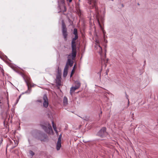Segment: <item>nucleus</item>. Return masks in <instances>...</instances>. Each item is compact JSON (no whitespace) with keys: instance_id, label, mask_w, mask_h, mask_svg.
<instances>
[{"instance_id":"c9c22d12","label":"nucleus","mask_w":158,"mask_h":158,"mask_svg":"<svg viewBox=\"0 0 158 158\" xmlns=\"http://www.w3.org/2000/svg\"><path fill=\"white\" fill-rule=\"evenodd\" d=\"M102 111L101 110L100 113L99 114V118H101V117L102 115Z\"/></svg>"},{"instance_id":"1a4fd4ad","label":"nucleus","mask_w":158,"mask_h":158,"mask_svg":"<svg viewBox=\"0 0 158 158\" xmlns=\"http://www.w3.org/2000/svg\"><path fill=\"white\" fill-rule=\"evenodd\" d=\"M73 59H70L68 58L66 63L67 65H68L70 67H72L73 66L74 63V62L73 61Z\"/></svg>"},{"instance_id":"e433bc0d","label":"nucleus","mask_w":158,"mask_h":158,"mask_svg":"<svg viewBox=\"0 0 158 158\" xmlns=\"http://www.w3.org/2000/svg\"><path fill=\"white\" fill-rule=\"evenodd\" d=\"M19 99H17V100H16V102H15V103L14 104V106H15L17 104V103H18L19 101Z\"/></svg>"},{"instance_id":"bf43d9fd","label":"nucleus","mask_w":158,"mask_h":158,"mask_svg":"<svg viewBox=\"0 0 158 158\" xmlns=\"http://www.w3.org/2000/svg\"><path fill=\"white\" fill-rule=\"evenodd\" d=\"M106 75H107V71L106 72Z\"/></svg>"},{"instance_id":"cd10ccee","label":"nucleus","mask_w":158,"mask_h":158,"mask_svg":"<svg viewBox=\"0 0 158 158\" xmlns=\"http://www.w3.org/2000/svg\"><path fill=\"white\" fill-rule=\"evenodd\" d=\"M61 138L62 135L61 134L59 136L58 141L61 142Z\"/></svg>"},{"instance_id":"7c9ffc66","label":"nucleus","mask_w":158,"mask_h":158,"mask_svg":"<svg viewBox=\"0 0 158 158\" xmlns=\"http://www.w3.org/2000/svg\"><path fill=\"white\" fill-rule=\"evenodd\" d=\"M102 69H101L100 70V71L98 72V74L99 75V78L100 79H101V72H102Z\"/></svg>"},{"instance_id":"052dcab7","label":"nucleus","mask_w":158,"mask_h":158,"mask_svg":"<svg viewBox=\"0 0 158 158\" xmlns=\"http://www.w3.org/2000/svg\"><path fill=\"white\" fill-rule=\"evenodd\" d=\"M62 11H59L58 12V13H59L60 12H61Z\"/></svg>"},{"instance_id":"39448f33","label":"nucleus","mask_w":158,"mask_h":158,"mask_svg":"<svg viewBox=\"0 0 158 158\" xmlns=\"http://www.w3.org/2000/svg\"><path fill=\"white\" fill-rule=\"evenodd\" d=\"M62 35L65 41L67 40L68 33L67 32V28L63 20H62Z\"/></svg>"},{"instance_id":"f03ea898","label":"nucleus","mask_w":158,"mask_h":158,"mask_svg":"<svg viewBox=\"0 0 158 158\" xmlns=\"http://www.w3.org/2000/svg\"><path fill=\"white\" fill-rule=\"evenodd\" d=\"M89 3L90 4H91L92 3L93 4V7L94 8H95V9L96 15V19H97V21L98 22V23L102 31V32L103 34V38L105 37V34L106 33V32L103 29V27L102 26L101 24L100 20H101L102 22L103 20V18L102 17H100L99 13L98 11V9L97 7L96 6V3L97 2V1L96 0H89Z\"/></svg>"},{"instance_id":"ddd939ff","label":"nucleus","mask_w":158,"mask_h":158,"mask_svg":"<svg viewBox=\"0 0 158 158\" xmlns=\"http://www.w3.org/2000/svg\"><path fill=\"white\" fill-rule=\"evenodd\" d=\"M72 48H77V44L76 41L72 40L71 41Z\"/></svg>"},{"instance_id":"69168bd1","label":"nucleus","mask_w":158,"mask_h":158,"mask_svg":"<svg viewBox=\"0 0 158 158\" xmlns=\"http://www.w3.org/2000/svg\"><path fill=\"white\" fill-rule=\"evenodd\" d=\"M105 57H106V54L105 53Z\"/></svg>"},{"instance_id":"58836bf2","label":"nucleus","mask_w":158,"mask_h":158,"mask_svg":"<svg viewBox=\"0 0 158 158\" xmlns=\"http://www.w3.org/2000/svg\"><path fill=\"white\" fill-rule=\"evenodd\" d=\"M76 68V64H75L74 66L73 67V70H74V69Z\"/></svg>"},{"instance_id":"0e129e2a","label":"nucleus","mask_w":158,"mask_h":158,"mask_svg":"<svg viewBox=\"0 0 158 158\" xmlns=\"http://www.w3.org/2000/svg\"><path fill=\"white\" fill-rule=\"evenodd\" d=\"M105 52H106V49H105Z\"/></svg>"},{"instance_id":"5701e85b","label":"nucleus","mask_w":158,"mask_h":158,"mask_svg":"<svg viewBox=\"0 0 158 158\" xmlns=\"http://www.w3.org/2000/svg\"><path fill=\"white\" fill-rule=\"evenodd\" d=\"M52 127H53V128L54 130L55 131L57 132V130H56V125L53 122H52Z\"/></svg>"},{"instance_id":"9d476101","label":"nucleus","mask_w":158,"mask_h":158,"mask_svg":"<svg viewBox=\"0 0 158 158\" xmlns=\"http://www.w3.org/2000/svg\"><path fill=\"white\" fill-rule=\"evenodd\" d=\"M56 86L57 87V89H60V86L61 85V80H57L56 79Z\"/></svg>"},{"instance_id":"3c124183","label":"nucleus","mask_w":158,"mask_h":158,"mask_svg":"<svg viewBox=\"0 0 158 158\" xmlns=\"http://www.w3.org/2000/svg\"><path fill=\"white\" fill-rule=\"evenodd\" d=\"M146 60H144V65L146 64Z\"/></svg>"},{"instance_id":"de8ad7c7","label":"nucleus","mask_w":158,"mask_h":158,"mask_svg":"<svg viewBox=\"0 0 158 158\" xmlns=\"http://www.w3.org/2000/svg\"><path fill=\"white\" fill-rule=\"evenodd\" d=\"M6 98H7V100L8 101V99H9V97H8V95L6 97Z\"/></svg>"},{"instance_id":"c03bdc74","label":"nucleus","mask_w":158,"mask_h":158,"mask_svg":"<svg viewBox=\"0 0 158 158\" xmlns=\"http://www.w3.org/2000/svg\"><path fill=\"white\" fill-rule=\"evenodd\" d=\"M38 101L39 102H42V100H38Z\"/></svg>"},{"instance_id":"f704fd0d","label":"nucleus","mask_w":158,"mask_h":158,"mask_svg":"<svg viewBox=\"0 0 158 158\" xmlns=\"http://www.w3.org/2000/svg\"><path fill=\"white\" fill-rule=\"evenodd\" d=\"M61 3L62 4V6H63V5L64 4V0H61Z\"/></svg>"},{"instance_id":"5fc2aeb1","label":"nucleus","mask_w":158,"mask_h":158,"mask_svg":"<svg viewBox=\"0 0 158 158\" xmlns=\"http://www.w3.org/2000/svg\"><path fill=\"white\" fill-rule=\"evenodd\" d=\"M99 46V47L101 48V50H102V47H101L100 46Z\"/></svg>"},{"instance_id":"f8f14e48","label":"nucleus","mask_w":158,"mask_h":158,"mask_svg":"<svg viewBox=\"0 0 158 158\" xmlns=\"http://www.w3.org/2000/svg\"><path fill=\"white\" fill-rule=\"evenodd\" d=\"M44 125L45 126H49L51 125L48 122H43L41 123L40 124V126Z\"/></svg>"},{"instance_id":"864d4df0","label":"nucleus","mask_w":158,"mask_h":158,"mask_svg":"<svg viewBox=\"0 0 158 158\" xmlns=\"http://www.w3.org/2000/svg\"><path fill=\"white\" fill-rule=\"evenodd\" d=\"M58 7H59L60 9L61 10V8L60 7V6L59 5H58Z\"/></svg>"},{"instance_id":"4d7b16f0","label":"nucleus","mask_w":158,"mask_h":158,"mask_svg":"<svg viewBox=\"0 0 158 158\" xmlns=\"http://www.w3.org/2000/svg\"><path fill=\"white\" fill-rule=\"evenodd\" d=\"M0 103H2L1 100H0Z\"/></svg>"},{"instance_id":"7ed1b4c3","label":"nucleus","mask_w":158,"mask_h":158,"mask_svg":"<svg viewBox=\"0 0 158 158\" xmlns=\"http://www.w3.org/2000/svg\"><path fill=\"white\" fill-rule=\"evenodd\" d=\"M108 134V133L106 131V127H103L97 133L96 135L101 138H103Z\"/></svg>"},{"instance_id":"72a5a7b5","label":"nucleus","mask_w":158,"mask_h":158,"mask_svg":"<svg viewBox=\"0 0 158 158\" xmlns=\"http://www.w3.org/2000/svg\"><path fill=\"white\" fill-rule=\"evenodd\" d=\"M125 96H126V98L128 99V104H129V100L128 98V95L127 94L126 92H125Z\"/></svg>"},{"instance_id":"4c0bfd02","label":"nucleus","mask_w":158,"mask_h":158,"mask_svg":"<svg viewBox=\"0 0 158 158\" xmlns=\"http://www.w3.org/2000/svg\"><path fill=\"white\" fill-rule=\"evenodd\" d=\"M104 40L105 41V42L106 44L107 43V40H106L105 39V37L104 38H103Z\"/></svg>"},{"instance_id":"4be33fe9","label":"nucleus","mask_w":158,"mask_h":158,"mask_svg":"<svg viewBox=\"0 0 158 158\" xmlns=\"http://www.w3.org/2000/svg\"><path fill=\"white\" fill-rule=\"evenodd\" d=\"M84 120L88 121L89 120V117L88 116H85L83 118H81Z\"/></svg>"},{"instance_id":"a18cd8bd","label":"nucleus","mask_w":158,"mask_h":158,"mask_svg":"<svg viewBox=\"0 0 158 158\" xmlns=\"http://www.w3.org/2000/svg\"><path fill=\"white\" fill-rule=\"evenodd\" d=\"M157 124L156 125V126L158 127V119H157Z\"/></svg>"},{"instance_id":"79ce46f5","label":"nucleus","mask_w":158,"mask_h":158,"mask_svg":"<svg viewBox=\"0 0 158 158\" xmlns=\"http://www.w3.org/2000/svg\"><path fill=\"white\" fill-rule=\"evenodd\" d=\"M67 1H69V2L70 3L72 2V0H66Z\"/></svg>"},{"instance_id":"4468645a","label":"nucleus","mask_w":158,"mask_h":158,"mask_svg":"<svg viewBox=\"0 0 158 158\" xmlns=\"http://www.w3.org/2000/svg\"><path fill=\"white\" fill-rule=\"evenodd\" d=\"M76 86H73L71 87V88L70 89V94H72V92H74V91L76 90V89H78Z\"/></svg>"},{"instance_id":"a19ab883","label":"nucleus","mask_w":158,"mask_h":158,"mask_svg":"<svg viewBox=\"0 0 158 158\" xmlns=\"http://www.w3.org/2000/svg\"><path fill=\"white\" fill-rule=\"evenodd\" d=\"M23 94H21L19 96V98L18 99H19H19L21 98V95H22Z\"/></svg>"},{"instance_id":"49530a36","label":"nucleus","mask_w":158,"mask_h":158,"mask_svg":"<svg viewBox=\"0 0 158 158\" xmlns=\"http://www.w3.org/2000/svg\"><path fill=\"white\" fill-rule=\"evenodd\" d=\"M121 6L122 7H123L124 6V5L123 4H121Z\"/></svg>"},{"instance_id":"473e14b6","label":"nucleus","mask_w":158,"mask_h":158,"mask_svg":"<svg viewBox=\"0 0 158 158\" xmlns=\"http://www.w3.org/2000/svg\"><path fill=\"white\" fill-rule=\"evenodd\" d=\"M0 69H1V72L2 73V75L3 76H4V70L3 69H2L1 67H0Z\"/></svg>"},{"instance_id":"a211bd4d","label":"nucleus","mask_w":158,"mask_h":158,"mask_svg":"<svg viewBox=\"0 0 158 158\" xmlns=\"http://www.w3.org/2000/svg\"><path fill=\"white\" fill-rule=\"evenodd\" d=\"M56 75H61V69L59 68V67H58L57 69V73Z\"/></svg>"},{"instance_id":"2f4dec72","label":"nucleus","mask_w":158,"mask_h":158,"mask_svg":"<svg viewBox=\"0 0 158 158\" xmlns=\"http://www.w3.org/2000/svg\"><path fill=\"white\" fill-rule=\"evenodd\" d=\"M63 7L64 8V10L62 11H63V12H64L66 11V10H67L66 7V6H65L64 5H63Z\"/></svg>"},{"instance_id":"13d9d810","label":"nucleus","mask_w":158,"mask_h":158,"mask_svg":"<svg viewBox=\"0 0 158 158\" xmlns=\"http://www.w3.org/2000/svg\"><path fill=\"white\" fill-rule=\"evenodd\" d=\"M106 60H107V62L108 61V60H109V59H107Z\"/></svg>"},{"instance_id":"20e7f679","label":"nucleus","mask_w":158,"mask_h":158,"mask_svg":"<svg viewBox=\"0 0 158 158\" xmlns=\"http://www.w3.org/2000/svg\"><path fill=\"white\" fill-rule=\"evenodd\" d=\"M24 80L26 83V85L27 86L28 89L27 90L24 92H23L22 94H29L31 90V78L29 77H27V79H26L25 77H23Z\"/></svg>"},{"instance_id":"2eb2a0df","label":"nucleus","mask_w":158,"mask_h":158,"mask_svg":"<svg viewBox=\"0 0 158 158\" xmlns=\"http://www.w3.org/2000/svg\"><path fill=\"white\" fill-rule=\"evenodd\" d=\"M8 110H7L5 112V114H6V117L4 119V121L3 122L4 124V125H5V122L6 121L7 118L8 116L9 115V114L8 113Z\"/></svg>"},{"instance_id":"412c9836","label":"nucleus","mask_w":158,"mask_h":158,"mask_svg":"<svg viewBox=\"0 0 158 158\" xmlns=\"http://www.w3.org/2000/svg\"><path fill=\"white\" fill-rule=\"evenodd\" d=\"M29 154L31 156V158H32V157L35 154V153L31 150L29 151Z\"/></svg>"},{"instance_id":"ea45409f","label":"nucleus","mask_w":158,"mask_h":158,"mask_svg":"<svg viewBox=\"0 0 158 158\" xmlns=\"http://www.w3.org/2000/svg\"><path fill=\"white\" fill-rule=\"evenodd\" d=\"M2 141L3 139L2 138L0 140V145L2 143Z\"/></svg>"},{"instance_id":"c756f323","label":"nucleus","mask_w":158,"mask_h":158,"mask_svg":"<svg viewBox=\"0 0 158 158\" xmlns=\"http://www.w3.org/2000/svg\"><path fill=\"white\" fill-rule=\"evenodd\" d=\"M28 141L29 143V144L30 145V146H31V145L32 144V143H31V140L29 138H28Z\"/></svg>"},{"instance_id":"f257e3e1","label":"nucleus","mask_w":158,"mask_h":158,"mask_svg":"<svg viewBox=\"0 0 158 158\" xmlns=\"http://www.w3.org/2000/svg\"><path fill=\"white\" fill-rule=\"evenodd\" d=\"M31 134L33 138L41 142H47L48 141V137L47 135L40 130H34L31 132Z\"/></svg>"},{"instance_id":"f3484780","label":"nucleus","mask_w":158,"mask_h":158,"mask_svg":"<svg viewBox=\"0 0 158 158\" xmlns=\"http://www.w3.org/2000/svg\"><path fill=\"white\" fill-rule=\"evenodd\" d=\"M63 103L64 105H67L68 104V99L66 96H64L63 98Z\"/></svg>"},{"instance_id":"8fccbe9b","label":"nucleus","mask_w":158,"mask_h":158,"mask_svg":"<svg viewBox=\"0 0 158 158\" xmlns=\"http://www.w3.org/2000/svg\"><path fill=\"white\" fill-rule=\"evenodd\" d=\"M14 115V114H13V115L12 114H11V118H12Z\"/></svg>"},{"instance_id":"9b49d317","label":"nucleus","mask_w":158,"mask_h":158,"mask_svg":"<svg viewBox=\"0 0 158 158\" xmlns=\"http://www.w3.org/2000/svg\"><path fill=\"white\" fill-rule=\"evenodd\" d=\"M61 147V142L57 141L56 145V149L57 151L60 150V148Z\"/></svg>"},{"instance_id":"680f3d73","label":"nucleus","mask_w":158,"mask_h":158,"mask_svg":"<svg viewBox=\"0 0 158 158\" xmlns=\"http://www.w3.org/2000/svg\"><path fill=\"white\" fill-rule=\"evenodd\" d=\"M137 5H139V3H137Z\"/></svg>"},{"instance_id":"a878e982","label":"nucleus","mask_w":158,"mask_h":158,"mask_svg":"<svg viewBox=\"0 0 158 158\" xmlns=\"http://www.w3.org/2000/svg\"><path fill=\"white\" fill-rule=\"evenodd\" d=\"M74 73V70H73V69L72 70L71 72V74H70V77H71L73 76Z\"/></svg>"},{"instance_id":"6e6d98bb","label":"nucleus","mask_w":158,"mask_h":158,"mask_svg":"<svg viewBox=\"0 0 158 158\" xmlns=\"http://www.w3.org/2000/svg\"><path fill=\"white\" fill-rule=\"evenodd\" d=\"M10 117V116H9V118H8V121H9Z\"/></svg>"},{"instance_id":"6e6552de","label":"nucleus","mask_w":158,"mask_h":158,"mask_svg":"<svg viewBox=\"0 0 158 158\" xmlns=\"http://www.w3.org/2000/svg\"><path fill=\"white\" fill-rule=\"evenodd\" d=\"M72 51L71 54L68 55V57H72V59H74L77 54V48H72Z\"/></svg>"},{"instance_id":"6ab92c4d","label":"nucleus","mask_w":158,"mask_h":158,"mask_svg":"<svg viewBox=\"0 0 158 158\" xmlns=\"http://www.w3.org/2000/svg\"><path fill=\"white\" fill-rule=\"evenodd\" d=\"M68 71L67 70H64L63 73V76L64 77H65L67 76L68 74Z\"/></svg>"},{"instance_id":"0eeeda50","label":"nucleus","mask_w":158,"mask_h":158,"mask_svg":"<svg viewBox=\"0 0 158 158\" xmlns=\"http://www.w3.org/2000/svg\"><path fill=\"white\" fill-rule=\"evenodd\" d=\"M43 99L44 100L43 106L45 108H47L48 106V100L47 96L46 94L44 95Z\"/></svg>"},{"instance_id":"603ef678","label":"nucleus","mask_w":158,"mask_h":158,"mask_svg":"<svg viewBox=\"0 0 158 158\" xmlns=\"http://www.w3.org/2000/svg\"><path fill=\"white\" fill-rule=\"evenodd\" d=\"M106 46H107L106 44H105V45L104 47H105V48H106Z\"/></svg>"},{"instance_id":"37998d69","label":"nucleus","mask_w":158,"mask_h":158,"mask_svg":"<svg viewBox=\"0 0 158 158\" xmlns=\"http://www.w3.org/2000/svg\"><path fill=\"white\" fill-rule=\"evenodd\" d=\"M9 142L10 143H13L12 141L10 139L9 140Z\"/></svg>"},{"instance_id":"c85d7f7f","label":"nucleus","mask_w":158,"mask_h":158,"mask_svg":"<svg viewBox=\"0 0 158 158\" xmlns=\"http://www.w3.org/2000/svg\"><path fill=\"white\" fill-rule=\"evenodd\" d=\"M69 68V65H67V64H66L65 66L64 70H67V71H68Z\"/></svg>"},{"instance_id":"393cba45","label":"nucleus","mask_w":158,"mask_h":158,"mask_svg":"<svg viewBox=\"0 0 158 158\" xmlns=\"http://www.w3.org/2000/svg\"><path fill=\"white\" fill-rule=\"evenodd\" d=\"M61 76L60 75H56V79L57 80H61Z\"/></svg>"},{"instance_id":"09e8293b","label":"nucleus","mask_w":158,"mask_h":158,"mask_svg":"<svg viewBox=\"0 0 158 158\" xmlns=\"http://www.w3.org/2000/svg\"><path fill=\"white\" fill-rule=\"evenodd\" d=\"M11 110L13 112H14V109H11Z\"/></svg>"},{"instance_id":"e2e57ef3","label":"nucleus","mask_w":158,"mask_h":158,"mask_svg":"<svg viewBox=\"0 0 158 158\" xmlns=\"http://www.w3.org/2000/svg\"><path fill=\"white\" fill-rule=\"evenodd\" d=\"M132 116H133V115H134V114H132Z\"/></svg>"},{"instance_id":"338daca9","label":"nucleus","mask_w":158,"mask_h":158,"mask_svg":"<svg viewBox=\"0 0 158 158\" xmlns=\"http://www.w3.org/2000/svg\"><path fill=\"white\" fill-rule=\"evenodd\" d=\"M112 1H113L114 0H111Z\"/></svg>"},{"instance_id":"dca6fc26","label":"nucleus","mask_w":158,"mask_h":158,"mask_svg":"<svg viewBox=\"0 0 158 158\" xmlns=\"http://www.w3.org/2000/svg\"><path fill=\"white\" fill-rule=\"evenodd\" d=\"M76 84L75 86H76L78 88H79L81 85V83L78 81H75L74 82Z\"/></svg>"},{"instance_id":"aec40b11","label":"nucleus","mask_w":158,"mask_h":158,"mask_svg":"<svg viewBox=\"0 0 158 158\" xmlns=\"http://www.w3.org/2000/svg\"><path fill=\"white\" fill-rule=\"evenodd\" d=\"M73 34L75 35H78L77 29L76 28H74L73 32Z\"/></svg>"},{"instance_id":"b1692460","label":"nucleus","mask_w":158,"mask_h":158,"mask_svg":"<svg viewBox=\"0 0 158 158\" xmlns=\"http://www.w3.org/2000/svg\"><path fill=\"white\" fill-rule=\"evenodd\" d=\"M78 35H75L74 37L72 38V40L76 41L78 39Z\"/></svg>"},{"instance_id":"bb28decb","label":"nucleus","mask_w":158,"mask_h":158,"mask_svg":"<svg viewBox=\"0 0 158 158\" xmlns=\"http://www.w3.org/2000/svg\"><path fill=\"white\" fill-rule=\"evenodd\" d=\"M14 143H15V146H14L12 148H15V147H16V146H17L18 145V141H16V142L14 140H13Z\"/></svg>"},{"instance_id":"423d86ee","label":"nucleus","mask_w":158,"mask_h":158,"mask_svg":"<svg viewBox=\"0 0 158 158\" xmlns=\"http://www.w3.org/2000/svg\"><path fill=\"white\" fill-rule=\"evenodd\" d=\"M42 129L47 133L48 134H51V132H53L52 126L50 125L49 126H45L44 125L40 126Z\"/></svg>"}]
</instances>
